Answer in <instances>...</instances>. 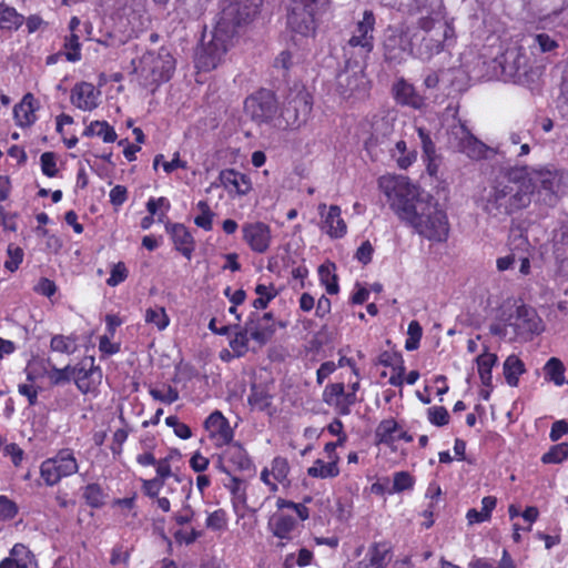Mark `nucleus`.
Returning <instances> with one entry per match:
<instances>
[{"label":"nucleus","mask_w":568,"mask_h":568,"mask_svg":"<svg viewBox=\"0 0 568 568\" xmlns=\"http://www.w3.org/2000/svg\"><path fill=\"white\" fill-rule=\"evenodd\" d=\"M377 184L395 214L420 236L433 242L447 240L448 216L432 195L404 175L385 174Z\"/></svg>","instance_id":"f257e3e1"},{"label":"nucleus","mask_w":568,"mask_h":568,"mask_svg":"<svg viewBox=\"0 0 568 568\" xmlns=\"http://www.w3.org/2000/svg\"><path fill=\"white\" fill-rule=\"evenodd\" d=\"M260 0H234L223 8L212 39L205 43L196 57L199 69H215L227 51L234 34V27L246 23L256 13Z\"/></svg>","instance_id":"f03ea898"},{"label":"nucleus","mask_w":568,"mask_h":568,"mask_svg":"<svg viewBox=\"0 0 568 568\" xmlns=\"http://www.w3.org/2000/svg\"><path fill=\"white\" fill-rule=\"evenodd\" d=\"M489 331L493 335L507 341L528 338L541 331V320L535 310L527 306H518L514 311L501 316L491 323Z\"/></svg>","instance_id":"7ed1b4c3"},{"label":"nucleus","mask_w":568,"mask_h":568,"mask_svg":"<svg viewBox=\"0 0 568 568\" xmlns=\"http://www.w3.org/2000/svg\"><path fill=\"white\" fill-rule=\"evenodd\" d=\"M530 201L531 190L526 185V180L521 183L509 180L497 182L487 197V210L509 214L526 207Z\"/></svg>","instance_id":"20e7f679"},{"label":"nucleus","mask_w":568,"mask_h":568,"mask_svg":"<svg viewBox=\"0 0 568 568\" xmlns=\"http://www.w3.org/2000/svg\"><path fill=\"white\" fill-rule=\"evenodd\" d=\"M328 8V0H290L287 24L291 31L304 38L316 30L317 18Z\"/></svg>","instance_id":"39448f33"},{"label":"nucleus","mask_w":568,"mask_h":568,"mask_svg":"<svg viewBox=\"0 0 568 568\" xmlns=\"http://www.w3.org/2000/svg\"><path fill=\"white\" fill-rule=\"evenodd\" d=\"M175 60L165 48L158 52H146L141 59L140 74L145 87L159 85L171 79Z\"/></svg>","instance_id":"423d86ee"},{"label":"nucleus","mask_w":568,"mask_h":568,"mask_svg":"<svg viewBox=\"0 0 568 568\" xmlns=\"http://www.w3.org/2000/svg\"><path fill=\"white\" fill-rule=\"evenodd\" d=\"M79 463L71 448H62L54 456L44 459L40 465V478L47 486H55L63 478L77 474Z\"/></svg>","instance_id":"0eeeda50"},{"label":"nucleus","mask_w":568,"mask_h":568,"mask_svg":"<svg viewBox=\"0 0 568 568\" xmlns=\"http://www.w3.org/2000/svg\"><path fill=\"white\" fill-rule=\"evenodd\" d=\"M428 23L426 21L422 24L426 34L422 38L416 49V57L423 61H429L433 57L444 51L455 37V30L450 24L437 22L429 27Z\"/></svg>","instance_id":"6e6552de"},{"label":"nucleus","mask_w":568,"mask_h":568,"mask_svg":"<svg viewBox=\"0 0 568 568\" xmlns=\"http://www.w3.org/2000/svg\"><path fill=\"white\" fill-rule=\"evenodd\" d=\"M449 143L455 150L471 160L485 159L489 151V148L473 135L466 124L460 121L452 125L449 130Z\"/></svg>","instance_id":"1a4fd4ad"},{"label":"nucleus","mask_w":568,"mask_h":568,"mask_svg":"<svg viewBox=\"0 0 568 568\" xmlns=\"http://www.w3.org/2000/svg\"><path fill=\"white\" fill-rule=\"evenodd\" d=\"M244 112L258 125L271 123L277 112L274 95L267 90L250 95L244 102Z\"/></svg>","instance_id":"9d476101"},{"label":"nucleus","mask_w":568,"mask_h":568,"mask_svg":"<svg viewBox=\"0 0 568 568\" xmlns=\"http://www.w3.org/2000/svg\"><path fill=\"white\" fill-rule=\"evenodd\" d=\"M504 73L515 82L529 84L540 74V67L529 64L528 58L519 50L508 51L503 67Z\"/></svg>","instance_id":"9b49d317"},{"label":"nucleus","mask_w":568,"mask_h":568,"mask_svg":"<svg viewBox=\"0 0 568 568\" xmlns=\"http://www.w3.org/2000/svg\"><path fill=\"white\" fill-rule=\"evenodd\" d=\"M241 232L243 242L254 253L263 254L272 245V229L262 221L245 222L241 227Z\"/></svg>","instance_id":"f8f14e48"},{"label":"nucleus","mask_w":568,"mask_h":568,"mask_svg":"<svg viewBox=\"0 0 568 568\" xmlns=\"http://www.w3.org/2000/svg\"><path fill=\"white\" fill-rule=\"evenodd\" d=\"M274 331L275 328L272 326L262 327L260 325H255L254 321H250L243 329L235 333L234 337L230 341V347L237 356H242L248 351L250 339L262 345L266 343Z\"/></svg>","instance_id":"ddd939ff"},{"label":"nucleus","mask_w":568,"mask_h":568,"mask_svg":"<svg viewBox=\"0 0 568 568\" xmlns=\"http://www.w3.org/2000/svg\"><path fill=\"white\" fill-rule=\"evenodd\" d=\"M320 215L318 226L323 233L333 240L343 239L347 233V224L342 217V210L338 205L320 203L317 206Z\"/></svg>","instance_id":"4468645a"},{"label":"nucleus","mask_w":568,"mask_h":568,"mask_svg":"<svg viewBox=\"0 0 568 568\" xmlns=\"http://www.w3.org/2000/svg\"><path fill=\"white\" fill-rule=\"evenodd\" d=\"M312 105V97L305 90H301L294 97H291L282 112L286 124L300 126L306 122L311 114Z\"/></svg>","instance_id":"2eb2a0df"},{"label":"nucleus","mask_w":568,"mask_h":568,"mask_svg":"<svg viewBox=\"0 0 568 568\" xmlns=\"http://www.w3.org/2000/svg\"><path fill=\"white\" fill-rule=\"evenodd\" d=\"M72 381L83 394L94 393L102 381V372L94 366L93 358H84L72 367Z\"/></svg>","instance_id":"dca6fc26"},{"label":"nucleus","mask_w":568,"mask_h":568,"mask_svg":"<svg viewBox=\"0 0 568 568\" xmlns=\"http://www.w3.org/2000/svg\"><path fill=\"white\" fill-rule=\"evenodd\" d=\"M368 90V81L362 70H346L337 78V91L344 99H362Z\"/></svg>","instance_id":"f3484780"},{"label":"nucleus","mask_w":568,"mask_h":568,"mask_svg":"<svg viewBox=\"0 0 568 568\" xmlns=\"http://www.w3.org/2000/svg\"><path fill=\"white\" fill-rule=\"evenodd\" d=\"M323 400L339 415H348L351 407L357 402V396L354 392H346L343 383H333L324 388Z\"/></svg>","instance_id":"a211bd4d"},{"label":"nucleus","mask_w":568,"mask_h":568,"mask_svg":"<svg viewBox=\"0 0 568 568\" xmlns=\"http://www.w3.org/2000/svg\"><path fill=\"white\" fill-rule=\"evenodd\" d=\"M221 186L231 197L246 196L253 190L250 175L234 169H224L219 174Z\"/></svg>","instance_id":"6ab92c4d"},{"label":"nucleus","mask_w":568,"mask_h":568,"mask_svg":"<svg viewBox=\"0 0 568 568\" xmlns=\"http://www.w3.org/2000/svg\"><path fill=\"white\" fill-rule=\"evenodd\" d=\"M204 428L216 447L230 445L233 440L234 432L220 410L209 415L204 422Z\"/></svg>","instance_id":"aec40b11"},{"label":"nucleus","mask_w":568,"mask_h":568,"mask_svg":"<svg viewBox=\"0 0 568 568\" xmlns=\"http://www.w3.org/2000/svg\"><path fill=\"white\" fill-rule=\"evenodd\" d=\"M290 474L288 460L285 457L276 456L272 459L270 466L262 469L260 479L265 484L271 493H276L278 485H286Z\"/></svg>","instance_id":"412c9836"},{"label":"nucleus","mask_w":568,"mask_h":568,"mask_svg":"<svg viewBox=\"0 0 568 568\" xmlns=\"http://www.w3.org/2000/svg\"><path fill=\"white\" fill-rule=\"evenodd\" d=\"M101 91L90 82L77 83L72 90L70 100L71 103L82 110L92 111L100 104Z\"/></svg>","instance_id":"4be33fe9"},{"label":"nucleus","mask_w":568,"mask_h":568,"mask_svg":"<svg viewBox=\"0 0 568 568\" xmlns=\"http://www.w3.org/2000/svg\"><path fill=\"white\" fill-rule=\"evenodd\" d=\"M297 519L296 516L285 511H276L270 517L267 529L281 540H291L298 524Z\"/></svg>","instance_id":"5701e85b"},{"label":"nucleus","mask_w":568,"mask_h":568,"mask_svg":"<svg viewBox=\"0 0 568 568\" xmlns=\"http://www.w3.org/2000/svg\"><path fill=\"white\" fill-rule=\"evenodd\" d=\"M384 48L386 59L394 62H402L412 51L407 36L399 30L390 31L385 40Z\"/></svg>","instance_id":"b1692460"},{"label":"nucleus","mask_w":568,"mask_h":568,"mask_svg":"<svg viewBox=\"0 0 568 568\" xmlns=\"http://www.w3.org/2000/svg\"><path fill=\"white\" fill-rule=\"evenodd\" d=\"M375 26V17L372 11H365L363 19L357 23L354 34L348 43L352 47H361L366 52L373 49V31Z\"/></svg>","instance_id":"393cba45"},{"label":"nucleus","mask_w":568,"mask_h":568,"mask_svg":"<svg viewBox=\"0 0 568 568\" xmlns=\"http://www.w3.org/2000/svg\"><path fill=\"white\" fill-rule=\"evenodd\" d=\"M165 230L171 235L174 247L187 260H191L195 244L189 230L180 223H168Z\"/></svg>","instance_id":"a878e982"},{"label":"nucleus","mask_w":568,"mask_h":568,"mask_svg":"<svg viewBox=\"0 0 568 568\" xmlns=\"http://www.w3.org/2000/svg\"><path fill=\"white\" fill-rule=\"evenodd\" d=\"M39 102L32 93L24 94L22 100L13 108L17 125L21 128L31 126L37 121L36 112L39 110Z\"/></svg>","instance_id":"bb28decb"},{"label":"nucleus","mask_w":568,"mask_h":568,"mask_svg":"<svg viewBox=\"0 0 568 568\" xmlns=\"http://www.w3.org/2000/svg\"><path fill=\"white\" fill-rule=\"evenodd\" d=\"M394 94L396 101L402 105H407L415 110H420L425 105L424 97L416 91L413 84L404 79L398 80L394 84Z\"/></svg>","instance_id":"cd10ccee"},{"label":"nucleus","mask_w":568,"mask_h":568,"mask_svg":"<svg viewBox=\"0 0 568 568\" xmlns=\"http://www.w3.org/2000/svg\"><path fill=\"white\" fill-rule=\"evenodd\" d=\"M389 158L396 163L400 170H407L417 160V151L409 149L405 140L400 139L389 142L387 145Z\"/></svg>","instance_id":"c85d7f7f"},{"label":"nucleus","mask_w":568,"mask_h":568,"mask_svg":"<svg viewBox=\"0 0 568 568\" xmlns=\"http://www.w3.org/2000/svg\"><path fill=\"white\" fill-rule=\"evenodd\" d=\"M0 568H38L34 556L23 545L12 547L10 556L0 561Z\"/></svg>","instance_id":"c756f323"},{"label":"nucleus","mask_w":568,"mask_h":568,"mask_svg":"<svg viewBox=\"0 0 568 568\" xmlns=\"http://www.w3.org/2000/svg\"><path fill=\"white\" fill-rule=\"evenodd\" d=\"M526 185L530 187L531 193L537 190L538 192L545 191L547 194L554 195L558 187V178L551 171H534L526 181Z\"/></svg>","instance_id":"7c9ffc66"},{"label":"nucleus","mask_w":568,"mask_h":568,"mask_svg":"<svg viewBox=\"0 0 568 568\" xmlns=\"http://www.w3.org/2000/svg\"><path fill=\"white\" fill-rule=\"evenodd\" d=\"M542 369L546 381L554 383L558 387L568 384L565 376L566 367L559 358L550 357Z\"/></svg>","instance_id":"2f4dec72"},{"label":"nucleus","mask_w":568,"mask_h":568,"mask_svg":"<svg viewBox=\"0 0 568 568\" xmlns=\"http://www.w3.org/2000/svg\"><path fill=\"white\" fill-rule=\"evenodd\" d=\"M83 135L91 138L98 136L101 138L104 143H112L116 140L118 134L113 126H111L106 121H92L83 131Z\"/></svg>","instance_id":"473e14b6"},{"label":"nucleus","mask_w":568,"mask_h":568,"mask_svg":"<svg viewBox=\"0 0 568 568\" xmlns=\"http://www.w3.org/2000/svg\"><path fill=\"white\" fill-rule=\"evenodd\" d=\"M318 280L321 285H323L326 292L331 295H335L339 292V286L337 282L336 275V266L332 262H326L322 264L318 270Z\"/></svg>","instance_id":"72a5a7b5"},{"label":"nucleus","mask_w":568,"mask_h":568,"mask_svg":"<svg viewBox=\"0 0 568 568\" xmlns=\"http://www.w3.org/2000/svg\"><path fill=\"white\" fill-rule=\"evenodd\" d=\"M328 463L322 459H316L313 465L307 469V474L314 478H334L339 474L337 466V456H332Z\"/></svg>","instance_id":"f704fd0d"},{"label":"nucleus","mask_w":568,"mask_h":568,"mask_svg":"<svg viewBox=\"0 0 568 568\" xmlns=\"http://www.w3.org/2000/svg\"><path fill=\"white\" fill-rule=\"evenodd\" d=\"M225 458L241 470H248L253 466L247 452L239 443L229 445V448L225 450Z\"/></svg>","instance_id":"c9c22d12"},{"label":"nucleus","mask_w":568,"mask_h":568,"mask_svg":"<svg viewBox=\"0 0 568 568\" xmlns=\"http://www.w3.org/2000/svg\"><path fill=\"white\" fill-rule=\"evenodd\" d=\"M50 349L60 354H73L78 349V338L74 335H53L50 341Z\"/></svg>","instance_id":"e433bc0d"},{"label":"nucleus","mask_w":568,"mask_h":568,"mask_svg":"<svg viewBox=\"0 0 568 568\" xmlns=\"http://www.w3.org/2000/svg\"><path fill=\"white\" fill-rule=\"evenodd\" d=\"M144 321L153 325L159 332L166 329L170 325V317L164 307L155 305L145 310Z\"/></svg>","instance_id":"4c0bfd02"},{"label":"nucleus","mask_w":568,"mask_h":568,"mask_svg":"<svg viewBox=\"0 0 568 568\" xmlns=\"http://www.w3.org/2000/svg\"><path fill=\"white\" fill-rule=\"evenodd\" d=\"M525 372L524 363L516 355H510L504 363V375L510 386H517L519 376Z\"/></svg>","instance_id":"58836bf2"},{"label":"nucleus","mask_w":568,"mask_h":568,"mask_svg":"<svg viewBox=\"0 0 568 568\" xmlns=\"http://www.w3.org/2000/svg\"><path fill=\"white\" fill-rule=\"evenodd\" d=\"M476 362L481 383L489 385L491 382V368L497 362V356L493 353L484 352L477 357Z\"/></svg>","instance_id":"ea45409f"},{"label":"nucleus","mask_w":568,"mask_h":568,"mask_svg":"<svg viewBox=\"0 0 568 568\" xmlns=\"http://www.w3.org/2000/svg\"><path fill=\"white\" fill-rule=\"evenodd\" d=\"M398 430L399 426L395 419H385L379 423L376 429V437L378 438L379 443L389 444L396 438L403 437L402 435H397Z\"/></svg>","instance_id":"a19ab883"},{"label":"nucleus","mask_w":568,"mask_h":568,"mask_svg":"<svg viewBox=\"0 0 568 568\" xmlns=\"http://www.w3.org/2000/svg\"><path fill=\"white\" fill-rule=\"evenodd\" d=\"M386 551L378 546L368 549L365 557L357 564L356 568H384Z\"/></svg>","instance_id":"79ce46f5"},{"label":"nucleus","mask_w":568,"mask_h":568,"mask_svg":"<svg viewBox=\"0 0 568 568\" xmlns=\"http://www.w3.org/2000/svg\"><path fill=\"white\" fill-rule=\"evenodd\" d=\"M23 22V17L14 8L0 3V28L18 29Z\"/></svg>","instance_id":"37998d69"},{"label":"nucleus","mask_w":568,"mask_h":568,"mask_svg":"<svg viewBox=\"0 0 568 568\" xmlns=\"http://www.w3.org/2000/svg\"><path fill=\"white\" fill-rule=\"evenodd\" d=\"M558 48V42L552 39L550 36L546 33H538L531 37V43L529 44V49L532 54L540 52L547 53L556 50Z\"/></svg>","instance_id":"c03bdc74"},{"label":"nucleus","mask_w":568,"mask_h":568,"mask_svg":"<svg viewBox=\"0 0 568 568\" xmlns=\"http://www.w3.org/2000/svg\"><path fill=\"white\" fill-rule=\"evenodd\" d=\"M415 485V478L408 471H397L393 476V486L388 488L387 494H398L405 490H412Z\"/></svg>","instance_id":"a18cd8bd"},{"label":"nucleus","mask_w":568,"mask_h":568,"mask_svg":"<svg viewBox=\"0 0 568 568\" xmlns=\"http://www.w3.org/2000/svg\"><path fill=\"white\" fill-rule=\"evenodd\" d=\"M196 210H197L199 213L194 217L195 225H197L199 227H201V229H203L205 231L212 230L214 213L210 209L207 202L200 201L196 204Z\"/></svg>","instance_id":"49530a36"},{"label":"nucleus","mask_w":568,"mask_h":568,"mask_svg":"<svg viewBox=\"0 0 568 568\" xmlns=\"http://www.w3.org/2000/svg\"><path fill=\"white\" fill-rule=\"evenodd\" d=\"M257 298L253 302L255 308H265L268 303L277 295L273 285L258 284L255 287Z\"/></svg>","instance_id":"de8ad7c7"},{"label":"nucleus","mask_w":568,"mask_h":568,"mask_svg":"<svg viewBox=\"0 0 568 568\" xmlns=\"http://www.w3.org/2000/svg\"><path fill=\"white\" fill-rule=\"evenodd\" d=\"M170 202L166 197H150L146 203V209L151 215H156L159 222H163L168 211L170 210Z\"/></svg>","instance_id":"09e8293b"},{"label":"nucleus","mask_w":568,"mask_h":568,"mask_svg":"<svg viewBox=\"0 0 568 568\" xmlns=\"http://www.w3.org/2000/svg\"><path fill=\"white\" fill-rule=\"evenodd\" d=\"M63 49L68 61H79L81 59V44L79 41V36L77 33H71L69 37H67Z\"/></svg>","instance_id":"8fccbe9b"},{"label":"nucleus","mask_w":568,"mask_h":568,"mask_svg":"<svg viewBox=\"0 0 568 568\" xmlns=\"http://www.w3.org/2000/svg\"><path fill=\"white\" fill-rule=\"evenodd\" d=\"M83 497L85 501L94 508L101 507L104 504L105 495L103 489L98 484H90L85 487Z\"/></svg>","instance_id":"3c124183"},{"label":"nucleus","mask_w":568,"mask_h":568,"mask_svg":"<svg viewBox=\"0 0 568 568\" xmlns=\"http://www.w3.org/2000/svg\"><path fill=\"white\" fill-rule=\"evenodd\" d=\"M568 458V444L561 443L554 446L549 452L542 455L544 464H559Z\"/></svg>","instance_id":"603ef678"},{"label":"nucleus","mask_w":568,"mask_h":568,"mask_svg":"<svg viewBox=\"0 0 568 568\" xmlns=\"http://www.w3.org/2000/svg\"><path fill=\"white\" fill-rule=\"evenodd\" d=\"M276 507L278 511H284V509H291L301 521H304L310 517L308 508L303 504H296L291 500L277 498Z\"/></svg>","instance_id":"864d4df0"},{"label":"nucleus","mask_w":568,"mask_h":568,"mask_svg":"<svg viewBox=\"0 0 568 568\" xmlns=\"http://www.w3.org/2000/svg\"><path fill=\"white\" fill-rule=\"evenodd\" d=\"M417 133L420 139L425 161H432L435 159L436 149L434 142L430 139L429 132L425 128L418 126Z\"/></svg>","instance_id":"5fc2aeb1"},{"label":"nucleus","mask_w":568,"mask_h":568,"mask_svg":"<svg viewBox=\"0 0 568 568\" xmlns=\"http://www.w3.org/2000/svg\"><path fill=\"white\" fill-rule=\"evenodd\" d=\"M149 393L155 400L162 402L164 404H172L179 399L178 390L171 386L162 388H150Z\"/></svg>","instance_id":"6e6d98bb"},{"label":"nucleus","mask_w":568,"mask_h":568,"mask_svg":"<svg viewBox=\"0 0 568 568\" xmlns=\"http://www.w3.org/2000/svg\"><path fill=\"white\" fill-rule=\"evenodd\" d=\"M227 514L224 509H216L206 518V527L212 530H224L227 526Z\"/></svg>","instance_id":"4d7b16f0"},{"label":"nucleus","mask_w":568,"mask_h":568,"mask_svg":"<svg viewBox=\"0 0 568 568\" xmlns=\"http://www.w3.org/2000/svg\"><path fill=\"white\" fill-rule=\"evenodd\" d=\"M407 334L408 337L406 338L405 342V348L407 351L417 349L423 334L422 326L418 324V322L413 321L409 323Z\"/></svg>","instance_id":"13d9d810"},{"label":"nucleus","mask_w":568,"mask_h":568,"mask_svg":"<svg viewBox=\"0 0 568 568\" xmlns=\"http://www.w3.org/2000/svg\"><path fill=\"white\" fill-rule=\"evenodd\" d=\"M129 271L123 262H118L112 265L110 271V277L106 280V284L111 287L118 286L126 280Z\"/></svg>","instance_id":"bf43d9fd"},{"label":"nucleus","mask_w":568,"mask_h":568,"mask_svg":"<svg viewBox=\"0 0 568 568\" xmlns=\"http://www.w3.org/2000/svg\"><path fill=\"white\" fill-rule=\"evenodd\" d=\"M7 255L8 258L4 262V267L10 272L17 271L23 260V251L19 246L10 244L7 250Z\"/></svg>","instance_id":"052dcab7"},{"label":"nucleus","mask_w":568,"mask_h":568,"mask_svg":"<svg viewBox=\"0 0 568 568\" xmlns=\"http://www.w3.org/2000/svg\"><path fill=\"white\" fill-rule=\"evenodd\" d=\"M41 171L44 175L53 178L58 173L57 155L53 152H44L40 156Z\"/></svg>","instance_id":"680f3d73"},{"label":"nucleus","mask_w":568,"mask_h":568,"mask_svg":"<svg viewBox=\"0 0 568 568\" xmlns=\"http://www.w3.org/2000/svg\"><path fill=\"white\" fill-rule=\"evenodd\" d=\"M428 420L436 426H444L449 422V414L443 406H433L427 410Z\"/></svg>","instance_id":"e2e57ef3"},{"label":"nucleus","mask_w":568,"mask_h":568,"mask_svg":"<svg viewBox=\"0 0 568 568\" xmlns=\"http://www.w3.org/2000/svg\"><path fill=\"white\" fill-rule=\"evenodd\" d=\"M72 367L70 365H67L63 368H55L53 367L49 373L48 377L50 382L54 385L63 384L67 382H70L72 379Z\"/></svg>","instance_id":"0e129e2a"},{"label":"nucleus","mask_w":568,"mask_h":568,"mask_svg":"<svg viewBox=\"0 0 568 568\" xmlns=\"http://www.w3.org/2000/svg\"><path fill=\"white\" fill-rule=\"evenodd\" d=\"M165 423L168 426L173 428L174 434L181 439H189L192 436L190 427L186 424L180 422L178 417L169 416L166 417Z\"/></svg>","instance_id":"69168bd1"},{"label":"nucleus","mask_w":568,"mask_h":568,"mask_svg":"<svg viewBox=\"0 0 568 568\" xmlns=\"http://www.w3.org/2000/svg\"><path fill=\"white\" fill-rule=\"evenodd\" d=\"M17 513V505L7 496H0V518L3 520H9L12 519Z\"/></svg>","instance_id":"338daca9"},{"label":"nucleus","mask_w":568,"mask_h":568,"mask_svg":"<svg viewBox=\"0 0 568 568\" xmlns=\"http://www.w3.org/2000/svg\"><path fill=\"white\" fill-rule=\"evenodd\" d=\"M164 484L160 478L145 479L142 483V489L148 497L156 498Z\"/></svg>","instance_id":"774afa93"}]
</instances>
